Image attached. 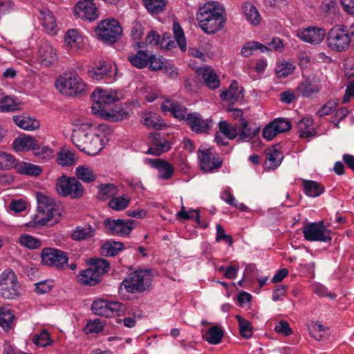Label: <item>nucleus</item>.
<instances>
[{"label":"nucleus","mask_w":354,"mask_h":354,"mask_svg":"<svg viewBox=\"0 0 354 354\" xmlns=\"http://www.w3.org/2000/svg\"><path fill=\"white\" fill-rule=\"evenodd\" d=\"M34 154L44 160H49L54 157V151L48 146H39L36 142V146L33 149Z\"/></svg>","instance_id":"obj_57"},{"label":"nucleus","mask_w":354,"mask_h":354,"mask_svg":"<svg viewBox=\"0 0 354 354\" xmlns=\"http://www.w3.org/2000/svg\"><path fill=\"white\" fill-rule=\"evenodd\" d=\"M16 158L11 154L0 151V169L9 170L15 168Z\"/></svg>","instance_id":"obj_55"},{"label":"nucleus","mask_w":354,"mask_h":354,"mask_svg":"<svg viewBox=\"0 0 354 354\" xmlns=\"http://www.w3.org/2000/svg\"><path fill=\"white\" fill-rule=\"evenodd\" d=\"M198 158L200 161V167L204 171H212L222 166L223 160L221 158L212 156L209 149L198 150Z\"/></svg>","instance_id":"obj_18"},{"label":"nucleus","mask_w":354,"mask_h":354,"mask_svg":"<svg viewBox=\"0 0 354 354\" xmlns=\"http://www.w3.org/2000/svg\"><path fill=\"white\" fill-rule=\"evenodd\" d=\"M304 236L309 241L328 242L331 241L330 230L322 222L311 223L304 227Z\"/></svg>","instance_id":"obj_16"},{"label":"nucleus","mask_w":354,"mask_h":354,"mask_svg":"<svg viewBox=\"0 0 354 354\" xmlns=\"http://www.w3.org/2000/svg\"><path fill=\"white\" fill-rule=\"evenodd\" d=\"M75 175L77 180L90 183L96 180L97 175L90 167L82 165L75 169Z\"/></svg>","instance_id":"obj_39"},{"label":"nucleus","mask_w":354,"mask_h":354,"mask_svg":"<svg viewBox=\"0 0 354 354\" xmlns=\"http://www.w3.org/2000/svg\"><path fill=\"white\" fill-rule=\"evenodd\" d=\"M224 14L225 10L218 3L209 1L199 7L196 19L204 32L214 34L224 26Z\"/></svg>","instance_id":"obj_1"},{"label":"nucleus","mask_w":354,"mask_h":354,"mask_svg":"<svg viewBox=\"0 0 354 354\" xmlns=\"http://www.w3.org/2000/svg\"><path fill=\"white\" fill-rule=\"evenodd\" d=\"M34 342L42 347L49 345L50 342L49 333L46 330L41 331L39 335L35 336Z\"/></svg>","instance_id":"obj_63"},{"label":"nucleus","mask_w":354,"mask_h":354,"mask_svg":"<svg viewBox=\"0 0 354 354\" xmlns=\"http://www.w3.org/2000/svg\"><path fill=\"white\" fill-rule=\"evenodd\" d=\"M95 104L93 106H99V109H106L104 106L110 104L120 99L118 93L115 91L95 90L91 95Z\"/></svg>","instance_id":"obj_21"},{"label":"nucleus","mask_w":354,"mask_h":354,"mask_svg":"<svg viewBox=\"0 0 354 354\" xmlns=\"http://www.w3.org/2000/svg\"><path fill=\"white\" fill-rule=\"evenodd\" d=\"M130 201L131 198L126 196L113 197L109 202V206L114 210L122 211L127 207Z\"/></svg>","instance_id":"obj_51"},{"label":"nucleus","mask_w":354,"mask_h":354,"mask_svg":"<svg viewBox=\"0 0 354 354\" xmlns=\"http://www.w3.org/2000/svg\"><path fill=\"white\" fill-rule=\"evenodd\" d=\"M98 198L101 200H106L116 196L118 193V187L112 183L102 184L98 187Z\"/></svg>","instance_id":"obj_46"},{"label":"nucleus","mask_w":354,"mask_h":354,"mask_svg":"<svg viewBox=\"0 0 354 354\" xmlns=\"http://www.w3.org/2000/svg\"><path fill=\"white\" fill-rule=\"evenodd\" d=\"M353 40L354 23L349 26L337 24L331 28L326 35L327 46L336 53L348 51Z\"/></svg>","instance_id":"obj_4"},{"label":"nucleus","mask_w":354,"mask_h":354,"mask_svg":"<svg viewBox=\"0 0 354 354\" xmlns=\"http://www.w3.org/2000/svg\"><path fill=\"white\" fill-rule=\"evenodd\" d=\"M96 229L91 225L86 224L84 226H77L71 232V237L73 240L80 241L93 237Z\"/></svg>","instance_id":"obj_30"},{"label":"nucleus","mask_w":354,"mask_h":354,"mask_svg":"<svg viewBox=\"0 0 354 354\" xmlns=\"http://www.w3.org/2000/svg\"><path fill=\"white\" fill-rule=\"evenodd\" d=\"M220 97L222 100L234 103L243 98L242 91L239 89L237 82L234 80L230 84L229 88L221 93Z\"/></svg>","instance_id":"obj_32"},{"label":"nucleus","mask_w":354,"mask_h":354,"mask_svg":"<svg viewBox=\"0 0 354 354\" xmlns=\"http://www.w3.org/2000/svg\"><path fill=\"white\" fill-rule=\"evenodd\" d=\"M99 106H92L91 110L93 114L99 115L102 118L110 122H120L127 119L130 115V108L124 104H120L113 108L107 109H99Z\"/></svg>","instance_id":"obj_13"},{"label":"nucleus","mask_w":354,"mask_h":354,"mask_svg":"<svg viewBox=\"0 0 354 354\" xmlns=\"http://www.w3.org/2000/svg\"><path fill=\"white\" fill-rule=\"evenodd\" d=\"M149 59L147 63V68H149L151 71H157L161 70L164 66V64L165 62V59H164L161 56H158L156 55L149 53Z\"/></svg>","instance_id":"obj_58"},{"label":"nucleus","mask_w":354,"mask_h":354,"mask_svg":"<svg viewBox=\"0 0 354 354\" xmlns=\"http://www.w3.org/2000/svg\"><path fill=\"white\" fill-rule=\"evenodd\" d=\"M275 127L278 133L286 132L290 129L291 123L289 120L283 118H277L272 122Z\"/></svg>","instance_id":"obj_61"},{"label":"nucleus","mask_w":354,"mask_h":354,"mask_svg":"<svg viewBox=\"0 0 354 354\" xmlns=\"http://www.w3.org/2000/svg\"><path fill=\"white\" fill-rule=\"evenodd\" d=\"M104 329V325L99 319H95L87 323L85 327L86 333H99Z\"/></svg>","instance_id":"obj_60"},{"label":"nucleus","mask_w":354,"mask_h":354,"mask_svg":"<svg viewBox=\"0 0 354 354\" xmlns=\"http://www.w3.org/2000/svg\"><path fill=\"white\" fill-rule=\"evenodd\" d=\"M15 169L20 174L28 176H39L41 173V169L39 166L26 162L16 161Z\"/></svg>","instance_id":"obj_36"},{"label":"nucleus","mask_w":354,"mask_h":354,"mask_svg":"<svg viewBox=\"0 0 354 354\" xmlns=\"http://www.w3.org/2000/svg\"><path fill=\"white\" fill-rule=\"evenodd\" d=\"M245 15L248 21L253 25H258L261 21V17L256 7L251 3H246L243 6Z\"/></svg>","instance_id":"obj_45"},{"label":"nucleus","mask_w":354,"mask_h":354,"mask_svg":"<svg viewBox=\"0 0 354 354\" xmlns=\"http://www.w3.org/2000/svg\"><path fill=\"white\" fill-rule=\"evenodd\" d=\"M111 66L105 62H99L88 71V73L90 77L95 80L100 81L111 76Z\"/></svg>","instance_id":"obj_28"},{"label":"nucleus","mask_w":354,"mask_h":354,"mask_svg":"<svg viewBox=\"0 0 354 354\" xmlns=\"http://www.w3.org/2000/svg\"><path fill=\"white\" fill-rule=\"evenodd\" d=\"M151 146L146 153L158 156L161 153L168 151L171 149V144L158 133H151L150 136Z\"/></svg>","instance_id":"obj_22"},{"label":"nucleus","mask_w":354,"mask_h":354,"mask_svg":"<svg viewBox=\"0 0 354 354\" xmlns=\"http://www.w3.org/2000/svg\"><path fill=\"white\" fill-rule=\"evenodd\" d=\"M95 32L100 40L112 44L122 36V28L118 20L108 18L101 20L97 24Z\"/></svg>","instance_id":"obj_8"},{"label":"nucleus","mask_w":354,"mask_h":354,"mask_svg":"<svg viewBox=\"0 0 354 354\" xmlns=\"http://www.w3.org/2000/svg\"><path fill=\"white\" fill-rule=\"evenodd\" d=\"M274 330L278 333L284 335L285 336H288L292 333V329L290 328L289 324L284 320L280 321L275 325Z\"/></svg>","instance_id":"obj_64"},{"label":"nucleus","mask_w":354,"mask_h":354,"mask_svg":"<svg viewBox=\"0 0 354 354\" xmlns=\"http://www.w3.org/2000/svg\"><path fill=\"white\" fill-rule=\"evenodd\" d=\"M17 277L11 269H6L0 274V296L6 299H13L19 295Z\"/></svg>","instance_id":"obj_10"},{"label":"nucleus","mask_w":354,"mask_h":354,"mask_svg":"<svg viewBox=\"0 0 354 354\" xmlns=\"http://www.w3.org/2000/svg\"><path fill=\"white\" fill-rule=\"evenodd\" d=\"M146 164H149L158 171V178L160 179H169L174 174V168L168 162L161 159L145 158Z\"/></svg>","instance_id":"obj_24"},{"label":"nucleus","mask_w":354,"mask_h":354,"mask_svg":"<svg viewBox=\"0 0 354 354\" xmlns=\"http://www.w3.org/2000/svg\"><path fill=\"white\" fill-rule=\"evenodd\" d=\"M303 187L305 194L310 197H317L324 192L322 184L309 180H303Z\"/></svg>","instance_id":"obj_37"},{"label":"nucleus","mask_w":354,"mask_h":354,"mask_svg":"<svg viewBox=\"0 0 354 354\" xmlns=\"http://www.w3.org/2000/svg\"><path fill=\"white\" fill-rule=\"evenodd\" d=\"M186 122L190 129L196 133H205L212 127L210 119H203L198 113H187Z\"/></svg>","instance_id":"obj_20"},{"label":"nucleus","mask_w":354,"mask_h":354,"mask_svg":"<svg viewBox=\"0 0 354 354\" xmlns=\"http://www.w3.org/2000/svg\"><path fill=\"white\" fill-rule=\"evenodd\" d=\"M223 335L224 332L221 328L214 326L207 330L203 337L209 344L216 345L221 342Z\"/></svg>","instance_id":"obj_43"},{"label":"nucleus","mask_w":354,"mask_h":354,"mask_svg":"<svg viewBox=\"0 0 354 354\" xmlns=\"http://www.w3.org/2000/svg\"><path fill=\"white\" fill-rule=\"evenodd\" d=\"M143 2L147 10L153 14L162 12L166 6L165 0H143Z\"/></svg>","instance_id":"obj_53"},{"label":"nucleus","mask_w":354,"mask_h":354,"mask_svg":"<svg viewBox=\"0 0 354 354\" xmlns=\"http://www.w3.org/2000/svg\"><path fill=\"white\" fill-rule=\"evenodd\" d=\"M151 278V271L149 270L135 271L122 281V286L129 293L142 292L149 289Z\"/></svg>","instance_id":"obj_7"},{"label":"nucleus","mask_w":354,"mask_h":354,"mask_svg":"<svg viewBox=\"0 0 354 354\" xmlns=\"http://www.w3.org/2000/svg\"><path fill=\"white\" fill-rule=\"evenodd\" d=\"M216 241L217 242L223 240L230 245H232L233 239L230 235H227L225 234V230L221 224H217L216 226Z\"/></svg>","instance_id":"obj_62"},{"label":"nucleus","mask_w":354,"mask_h":354,"mask_svg":"<svg viewBox=\"0 0 354 354\" xmlns=\"http://www.w3.org/2000/svg\"><path fill=\"white\" fill-rule=\"evenodd\" d=\"M15 315L10 308H0V326L6 331H10L15 325Z\"/></svg>","instance_id":"obj_34"},{"label":"nucleus","mask_w":354,"mask_h":354,"mask_svg":"<svg viewBox=\"0 0 354 354\" xmlns=\"http://www.w3.org/2000/svg\"><path fill=\"white\" fill-rule=\"evenodd\" d=\"M18 242L23 246L30 249L35 250L41 247V241L29 234H22L19 237Z\"/></svg>","instance_id":"obj_50"},{"label":"nucleus","mask_w":354,"mask_h":354,"mask_svg":"<svg viewBox=\"0 0 354 354\" xmlns=\"http://www.w3.org/2000/svg\"><path fill=\"white\" fill-rule=\"evenodd\" d=\"M36 140L31 136H24L15 138L12 143L15 151H28L33 150L36 146Z\"/></svg>","instance_id":"obj_31"},{"label":"nucleus","mask_w":354,"mask_h":354,"mask_svg":"<svg viewBox=\"0 0 354 354\" xmlns=\"http://www.w3.org/2000/svg\"><path fill=\"white\" fill-rule=\"evenodd\" d=\"M161 109L170 111L175 118L186 121L187 108L178 102L166 101L161 105Z\"/></svg>","instance_id":"obj_29"},{"label":"nucleus","mask_w":354,"mask_h":354,"mask_svg":"<svg viewBox=\"0 0 354 354\" xmlns=\"http://www.w3.org/2000/svg\"><path fill=\"white\" fill-rule=\"evenodd\" d=\"M37 213L32 218V227L52 226L59 221L61 213L54 201L48 196L37 194Z\"/></svg>","instance_id":"obj_2"},{"label":"nucleus","mask_w":354,"mask_h":354,"mask_svg":"<svg viewBox=\"0 0 354 354\" xmlns=\"http://www.w3.org/2000/svg\"><path fill=\"white\" fill-rule=\"evenodd\" d=\"M77 160L75 153L66 150L59 152L57 155V161L59 165L63 167L73 165Z\"/></svg>","instance_id":"obj_52"},{"label":"nucleus","mask_w":354,"mask_h":354,"mask_svg":"<svg viewBox=\"0 0 354 354\" xmlns=\"http://www.w3.org/2000/svg\"><path fill=\"white\" fill-rule=\"evenodd\" d=\"M135 221L132 219H113L107 218L104 221V225L107 232L113 236H127L134 228Z\"/></svg>","instance_id":"obj_17"},{"label":"nucleus","mask_w":354,"mask_h":354,"mask_svg":"<svg viewBox=\"0 0 354 354\" xmlns=\"http://www.w3.org/2000/svg\"><path fill=\"white\" fill-rule=\"evenodd\" d=\"M295 69V66L290 62L283 61L277 63L275 68L276 75L278 78L286 77L292 74Z\"/></svg>","instance_id":"obj_49"},{"label":"nucleus","mask_w":354,"mask_h":354,"mask_svg":"<svg viewBox=\"0 0 354 354\" xmlns=\"http://www.w3.org/2000/svg\"><path fill=\"white\" fill-rule=\"evenodd\" d=\"M173 30L175 40L172 39L171 35L167 33L162 35L159 46L166 50H171L176 47V44L182 51L187 49V42L183 28L178 23H174Z\"/></svg>","instance_id":"obj_14"},{"label":"nucleus","mask_w":354,"mask_h":354,"mask_svg":"<svg viewBox=\"0 0 354 354\" xmlns=\"http://www.w3.org/2000/svg\"><path fill=\"white\" fill-rule=\"evenodd\" d=\"M218 127L220 131L230 140H233L239 136L237 122L234 125H232L226 121H221L218 123Z\"/></svg>","instance_id":"obj_44"},{"label":"nucleus","mask_w":354,"mask_h":354,"mask_svg":"<svg viewBox=\"0 0 354 354\" xmlns=\"http://www.w3.org/2000/svg\"><path fill=\"white\" fill-rule=\"evenodd\" d=\"M73 130L72 141L80 150L88 155H96L103 148V138L101 134L97 133L91 128L86 129L83 125L78 126Z\"/></svg>","instance_id":"obj_3"},{"label":"nucleus","mask_w":354,"mask_h":354,"mask_svg":"<svg viewBox=\"0 0 354 354\" xmlns=\"http://www.w3.org/2000/svg\"><path fill=\"white\" fill-rule=\"evenodd\" d=\"M235 317L239 324L241 336L245 339L250 338L253 334L251 323L239 315H236Z\"/></svg>","instance_id":"obj_47"},{"label":"nucleus","mask_w":354,"mask_h":354,"mask_svg":"<svg viewBox=\"0 0 354 354\" xmlns=\"http://www.w3.org/2000/svg\"><path fill=\"white\" fill-rule=\"evenodd\" d=\"M326 35L324 28L317 27H309L297 33L298 37L302 41L312 44H319Z\"/></svg>","instance_id":"obj_23"},{"label":"nucleus","mask_w":354,"mask_h":354,"mask_svg":"<svg viewBox=\"0 0 354 354\" xmlns=\"http://www.w3.org/2000/svg\"><path fill=\"white\" fill-rule=\"evenodd\" d=\"M41 258L43 264L59 269H64L68 261L64 252L52 248L43 249L41 252Z\"/></svg>","instance_id":"obj_15"},{"label":"nucleus","mask_w":354,"mask_h":354,"mask_svg":"<svg viewBox=\"0 0 354 354\" xmlns=\"http://www.w3.org/2000/svg\"><path fill=\"white\" fill-rule=\"evenodd\" d=\"M0 103L2 104V112L13 111L19 109V104L16 102L15 100L12 97L6 96L0 100Z\"/></svg>","instance_id":"obj_59"},{"label":"nucleus","mask_w":354,"mask_h":354,"mask_svg":"<svg viewBox=\"0 0 354 354\" xmlns=\"http://www.w3.org/2000/svg\"><path fill=\"white\" fill-rule=\"evenodd\" d=\"M313 124V120L310 118H304L298 122L297 127L300 138H308L316 134Z\"/></svg>","instance_id":"obj_38"},{"label":"nucleus","mask_w":354,"mask_h":354,"mask_svg":"<svg viewBox=\"0 0 354 354\" xmlns=\"http://www.w3.org/2000/svg\"><path fill=\"white\" fill-rule=\"evenodd\" d=\"M198 76L204 81L205 84L210 89H216L220 86V80L214 71L208 66L200 67L196 71Z\"/></svg>","instance_id":"obj_26"},{"label":"nucleus","mask_w":354,"mask_h":354,"mask_svg":"<svg viewBox=\"0 0 354 354\" xmlns=\"http://www.w3.org/2000/svg\"><path fill=\"white\" fill-rule=\"evenodd\" d=\"M57 89L62 94L74 96L82 93L86 88L83 80L75 71L64 73L55 82Z\"/></svg>","instance_id":"obj_6"},{"label":"nucleus","mask_w":354,"mask_h":354,"mask_svg":"<svg viewBox=\"0 0 354 354\" xmlns=\"http://www.w3.org/2000/svg\"><path fill=\"white\" fill-rule=\"evenodd\" d=\"M322 89L321 80L316 75L311 74L303 76V79L298 83L295 91L297 94L304 98L313 99L317 96Z\"/></svg>","instance_id":"obj_11"},{"label":"nucleus","mask_w":354,"mask_h":354,"mask_svg":"<svg viewBox=\"0 0 354 354\" xmlns=\"http://www.w3.org/2000/svg\"><path fill=\"white\" fill-rule=\"evenodd\" d=\"M237 128L239 129L238 141L248 142L253 139L259 132L260 127H252L246 120H242L237 122Z\"/></svg>","instance_id":"obj_27"},{"label":"nucleus","mask_w":354,"mask_h":354,"mask_svg":"<svg viewBox=\"0 0 354 354\" xmlns=\"http://www.w3.org/2000/svg\"><path fill=\"white\" fill-rule=\"evenodd\" d=\"M57 193L63 196H70L72 199H79L82 197L84 189L81 183L75 177H68L62 175L56 183Z\"/></svg>","instance_id":"obj_9"},{"label":"nucleus","mask_w":354,"mask_h":354,"mask_svg":"<svg viewBox=\"0 0 354 354\" xmlns=\"http://www.w3.org/2000/svg\"><path fill=\"white\" fill-rule=\"evenodd\" d=\"M256 50L261 53L266 52V46L258 41H250L243 46L240 54L244 57H249Z\"/></svg>","instance_id":"obj_41"},{"label":"nucleus","mask_w":354,"mask_h":354,"mask_svg":"<svg viewBox=\"0 0 354 354\" xmlns=\"http://www.w3.org/2000/svg\"><path fill=\"white\" fill-rule=\"evenodd\" d=\"M39 58L44 66H50L57 60L56 50L48 42L43 43L39 50Z\"/></svg>","instance_id":"obj_25"},{"label":"nucleus","mask_w":354,"mask_h":354,"mask_svg":"<svg viewBox=\"0 0 354 354\" xmlns=\"http://www.w3.org/2000/svg\"><path fill=\"white\" fill-rule=\"evenodd\" d=\"M13 120L19 128L27 131H34L39 127L38 120L28 116L16 115L13 116Z\"/></svg>","instance_id":"obj_35"},{"label":"nucleus","mask_w":354,"mask_h":354,"mask_svg":"<svg viewBox=\"0 0 354 354\" xmlns=\"http://www.w3.org/2000/svg\"><path fill=\"white\" fill-rule=\"evenodd\" d=\"M123 248V243L118 241H108L102 247L103 252L106 253V256L109 257L115 256Z\"/></svg>","instance_id":"obj_54"},{"label":"nucleus","mask_w":354,"mask_h":354,"mask_svg":"<svg viewBox=\"0 0 354 354\" xmlns=\"http://www.w3.org/2000/svg\"><path fill=\"white\" fill-rule=\"evenodd\" d=\"M109 268V262L103 259L92 260L89 267L80 271L77 276L78 282L83 286H95L101 281V277Z\"/></svg>","instance_id":"obj_5"},{"label":"nucleus","mask_w":354,"mask_h":354,"mask_svg":"<svg viewBox=\"0 0 354 354\" xmlns=\"http://www.w3.org/2000/svg\"><path fill=\"white\" fill-rule=\"evenodd\" d=\"M91 310L96 315L111 317L124 312L125 307L119 301L99 299L92 303Z\"/></svg>","instance_id":"obj_12"},{"label":"nucleus","mask_w":354,"mask_h":354,"mask_svg":"<svg viewBox=\"0 0 354 354\" xmlns=\"http://www.w3.org/2000/svg\"><path fill=\"white\" fill-rule=\"evenodd\" d=\"M143 120L144 124L149 128L160 129L164 126V124L161 122L160 116L156 114H147L143 117Z\"/></svg>","instance_id":"obj_56"},{"label":"nucleus","mask_w":354,"mask_h":354,"mask_svg":"<svg viewBox=\"0 0 354 354\" xmlns=\"http://www.w3.org/2000/svg\"><path fill=\"white\" fill-rule=\"evenodd\" d=\"M75 15L82 19L92 21L98 19L97 8L93 2L80 1L74 8Z\"/></svg>","instance_id":"obj_19"},{"label":"nucleus","mask_w":354,"mask_h":354,"mask_svg":"<svg viewBox=\"0 0 354 354\" xmlns=\"http://www.w3.org/2000/svg\"><path fill=\"white\" fill-rule=\"evenodd\" d=\"M65 44L72 50H78L82 48V37L76 30H68L66 33Z\"/></svg>","instance_id":"obj_40"},{"label":"nucleus","mask_w":354,"mask_h":354,"mask_svg":"<svg viewBox=\"0 0 354 354\" xmlns=\"http://www.w3.org/2000/svg\"><path fill=\"white\" fill-rule=\"evenodd\" d=\"M149 56L148 50H139L136 53L129 55L127 60L133 67L142 69L147 67Z\"/></svg>","instance_id":"obj_33"},{"label":"nucleus","mask_w":354,"mask_h":354,"mask_svg":"<svg viewBox=\"0 0 354 354\" xmlns=\"http://www.w3.org/2000/svg\"><path fill=\"white\" fill-rule=\"evenodd\" d=\"M41 21L43 27L47 31L53 32L56 26L57 23L53 12L48 9H43L40 12Z\"/></svg>","instance_id":"obj_42"},{"label":"nucleus","mask_w":354,"mask_h":354,"mask_svg":"<svg viewBox=\"0 0 354 354\" xmlns=\"http://www.w3.org/2000/svg\"><path fill=\"white\" fill-rule=\"evenodd\" d=\"M283 159L281 152L277 149H272L268 151L266 154V165L270 169H275L277 167Z\"/></svg>","instance_id":"obj_48"}]
</instances>
